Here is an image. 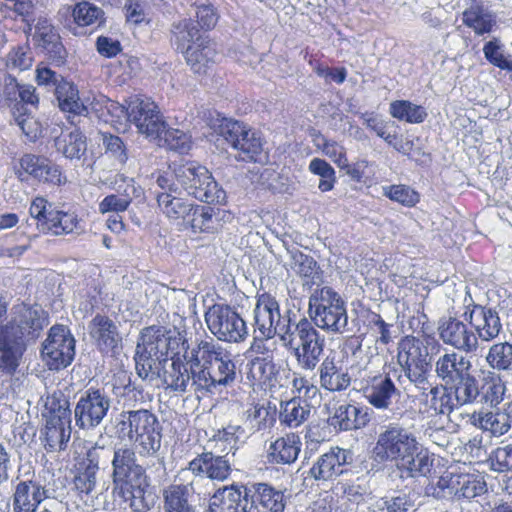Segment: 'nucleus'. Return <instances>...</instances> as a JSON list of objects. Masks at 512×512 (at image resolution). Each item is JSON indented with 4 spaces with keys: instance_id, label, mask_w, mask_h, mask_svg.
<instances>
[{
    "instance_id": "nucleus-2",
    "label": "nucleus",
    "mask_w": 512,
    "mask_h": 512,
    "mask_svg": "<svg viewBox=\"0 0 512 512\" xmlns=\"http://www.w3.org/2000/svg\"><path fill=\"white\" fill-rule=\"evenodd\" d=\"M115 433L133 442L141 457H156L161 448L158 419L147 409L122 411L115 419Z\"/></svg>"
},
{
    "instance_id": "nucleus-64",
    "label": "nucleus",
    "mask_w": 512,
    "mask_h": 512,
    "mask_svg": "<svg viewBox=\"0 0 512 512\" xmlns=\"http://www.w3.org/2000/svg\"><path fill=\"white\" fill-rule=\"evenodd\" d=\"M17 103V80L8 74H0V109Z\"/></svg>"
},
{
    "instance_id": "nucleus-8",
    "label": "nucleus",
    "mask_w": 512,
    "mask_h": 512,
    "mask_svg": "<svg viewBox=\"0 0 512 512\" xmlns=\"http://www.w3.org/2000/svg\"><path fill=\"white\" fill-rule=\"evenodd\" d=\"M290 313L288 311L282 316L279 303L272 295L268 293L258 295L253 310L254 333L262 338H274L278 335L281 342L289 340L287 336L294 328Z\"/></svg>"
},
{
    "instance_id": "nucleus-5",
    "label": "nucleus",
    "mask_w": 512,
    "mask_h": 512,
    "mask_svg": "<svg viewBox=\"0 0 512 512\" xmlns=\"http://www.w3.org/2000/svg\"><path fill=\"white\" fill-rule=\"evenodd\" d=\"M174 179L177 184L195 199L206 203H222L226 194L214 180L211 172L196 161L175 165Z\"/></svg>"
},
{
    "instance_id": "nucleus-13",
    "label": "nucleus",
    "mask_w": 512,
    "mask_h": 512,
    "mask_svg": "<svg viewBox=\"0 0 512 512\" xmlns=\"http://www.w3.org/2000/svg\"><path fill=\"white\" fill-rule=\"evenodd\" d=\"M42 359L50 370H60L69 366L75 356V339L64 325L50 328L43 343Z\"/></svg>"
},
{
    "instance_id": "nucleus-57",
    "label": "nucleus",
    "mask_w": 512,
    "mask_h": 512,
    "mask_svg": "<svg viewBox=\"0 0 512 512\" xmlns=\"http://www.w3.org/2000/svg\"><path fill=\"white\" fill-rule=\"evenodd\" d=\"M212 209L203 206H194L191 215L184 222L194 232H212L214 230V219Z\"/></svg>"
},
{
    "instance_id": "nucleus-54",
    "label": "nucleus",
    "mask_w": 512,
    "mask_h": 512,
    "mask_svg": "<svg viewBox=\"0 0 512 512\" xmlns=\"http://www.w3.org/2000/svg\"><path fill=\"white\" fill-rule=\"evenodd\" d=\"M159 145L166 146L168 149L178 153H187L192 146L191 136L186 132L175 128H163L161 138H157Z\"/></svg>"
},
{
    "instance_id": "nucleus-25",
    "label": "nucleus",
    "mask_w": 512,
    "mask_h": 512,
    "mask_svg": "<svg viewBox=\"0 0 512 512\" xmlns=\"http://www.w3.org/2000/svg\"><path fill=\"white\" fill-rule=\"evenodd\" d=\"M470 421L473 426L489 433L490 436L501 437L512 428V403L505 405L503 409L474 412Z\"/></svg>"
},
{
    "instance_id": "nucleus-44",
    "label": "nucleus",
    "mask_w": 512,
    "mask_h": 512,
    "mask_svg": "<svg viewBox=\"0 0 512 512\" xmlns=\"http://www.w3.org/2000/svg\"><path fill=\"white\" fill-rule=\"evenodd\" d=\"M311 406L300 397L281 404L280 422L291 428H296L304 423L310 416Z\"/></svg>"
},
{
    "instance_id": "nucleus-60",
    "label": "nucleus",
    "mask_w": 512,
    "mask_h": 512,
    "mask_svg": "<svg viewBox=\"0 0 512 512\" xmlns=\"http://www.w3.org/2000/svg\"><path fill=\"white\" fill-rule=\"evenodd\" d=\"M33 53L28 44L14 47L7 55V67L19 71L29 69L33 64Z\"/></svg>"
},
{
    "instance_id": "nucleus-29",
    "label": "nucleus",
    "mask_w": 512,
    "mask_h": 512,
    "mask_svg": "<svg viewBox=\"0 0 512 512\" xmlns=\"http://www.w3.org/2000/svg\"><path fill=\"white\" fill-rule=\"evenodd\" d=\"M46 497V490L39 483L20 481L12 496L13 512H36Z\"/></svg>"
},
{
    "instance_id": "nucleus-14",
    "label": "nucleus",
    "mask_w": 512,
    "mask_h": 512,
    "mask_svg": "<svg viewBox=\"0 0 512 512\" xmlns=\"http://www.w3.org/2000/svg\"><path fill=\"white\" fill-rule=\"evenodd\" d=\"M111 399L102 389H87L79 398L75 409V423L83 430L96 428L106 417Z\"/></svg>"
},
{
    "instance_id": "nucleus-35",
    "label": "nucleus",
    "mask_w": 512,
    "mask_h": 512,
    "mask_svg": "<svg viewBox=\"0 0 512 512\" xmlns=\"http://www.w3.org/2000/svg\"><path fill=\"white\" fill-rule=\"evenodd\" d=\"M364 393L367 401L377 409H388L392 399L400 395L390 374L375 377Z\"/></svg>"
},
{
    "instance_id": "nucleus-11",
    "label": "nucleus",
    "mask_w": 512,
    "mask_h": 512,
    "mask_svg": "<svg viewBox=\"0 0 512 512\" xmlns=\"http://www.w3.org/2000/svg\"><path fill=\"white\" fill-rule=\"evenodd\" d=\"M8 317L6 324H3L4 321L1 323V329L8 330V334L25 343L35 341L48 325L47 313L37 304L16 303Z\"/></svg>"
},
{
    "instance_id": "nucleus-36",
    "label": "nucleus",
    "mask_w": 512,
    "mask_h": 512,
    "mask_svg": "<svg viewBox=\"0 0 512 512\" xmlns=\"http://www.w3.org/2000/svg\"><path fill=\"white\" fill-rule=\"evenodd\" d=\"M187 64L194 73L204 74L207 72L209 64L214 61L216 51L207 37L199 42H193L184 52Z\"/></svg>"
},
{
    "instance_id": "nucleus-6",
    "label": "nucleus",
    "mask_w": 512,
    "mask_h": 512,
    "mask_svg": "<svg viewBox=\"0 0 512 512\" xmlns=\"http://www.w3.org/2000/svg\"><path fill=\"white\" fill-rule=\"evenodd\" d=\"M214 132L221 136L237 154L236 159L256 162L262 152V141L258 133L243 122L218 115L210 124Z\"/></svg>"
},
{
    "instance_id": "nucleus-34",
    "label": "nucleus",
    "mask_w": 512,
    "mask_h": 512,
    "mask_svg": "<svg viewBox=\"0 0 512 512\" xmlns=\"http://www.w3.org/2000/svg\"><path fill=\"white\" fill-rule=\"evenodd\" d=\"M462 22L478 36L493 32L497 25L494 12L481 3H474L462 13Z\"/></svg>"
},
{
    "instance_id": "nucleus-27",
    "label": "nucleus",
    "mask_w": 512,
    "mask_h": 512,
    "mask_svg": "<svg viewBox=\"0 0 512 512\" xmlns=\"http://www.w3.org/2000/svg\"><path fill=\"white\" fill-rule=\"evenodd\" d=\"M471 371V361L455 351L445 352L435 362V372L446 385H451Z\"/></svg>"
},
{
    "instance_id": "nucleus-56",
    "label": "nucleus",
    "mask_w": 512,
    "mask_h": 512,
    "mask_svg": "<svg viewBox=\"0 0 512 512\" xmlns=\"http://www.w3.org/2000/svg\"><path fill=\"white\" fill-rule=\"evenodd\" d=\"M103 11L88 2H81L75 5L72 10L74 22L78 26H89L95 23H102Z\"/></svg>"
},
{
    "instance_id": "nucleus-42",
    "label": "nucleus",
    "mask_w": 512,
    "mask_h": 512,
    "mask_svg": "<svg viewBox=\"0 0 512 512\" xmlns=\"http://www.w3.org/2000/svg\"><path fill=\"white\" fill-rule=\"evenodd\" d=\"M57 151L70 160H79L87 150L86 137L78 130L62 134L55 139Z\"/></svg>"
},
{
    "instance_id": "nucleus-50",
    "label": "nucleus",
    "mask_w": 512,
    "mask_h": 512,
    "mask_svg": "<svg viewBox=\"0 0 512 512\" xmlns=\"http://www.w3.org/2000/svg\"><path fill=\"white\" fill-rule=\"evenodd\" d=\"M485 359L494 370L512 371V344L505 341L491 345Z\"/></svg>"
},
{
    "instance_id": "nucleus-41",
    "label": "nucleus",
    "mask_w": 512,
    "mask_h": 512,
    "mask_svg": "<svg viewBox=\"0 0 512 512\" xmlns=\"http://www.w3.org/2000/svg\"><path fill=\"white\" fill-rule=\"evenodd\" d=\"M457 406L470 405L480 396V385L472 371L450 385Z\"/></svg>"
},
{
    "instance_id": "nucleus-37",
    "label": "nucleus",
    "mask_w": 512,
    "mask_h": 512,
    "mask_svg": "<svg viewBox=\"0 0 512 512\" xmlns=\"http://www.w3.org/2000/svg\"><path fill=\"white\" fill-rule=\"evenodd\" d=\"M59 108L74 116L88 114V108L80 100L77 87L67 80H64L54 91Z\"/></svg>"
},
{
    "instance_id": "nucleus-31",
    "label": "nucleus",
    "mask_w": 512,
    "mask_h": 512,
    "mask_svg": "<svg viewBox=\"0 0 512 512\" xmlns=\"http://www.w3.org/2000/svg\"><path fill=\"white\" fill-rule=\"evenodd\" d=\"M188 469L195 475L223 481L230 474V465L223 456L211 452L202 453L189 462Z\"/></svg>"
},
{
    "instance_id": "nucleus-26",
    "label": "nucleus",
    "mask_w": 512,
    "mask_h": 512,
    "mask_svg": "<svg viewBox=\"0 0 512 512\" xmlns=\"http://www.w3.org/2000/svg\"><path fill=\"white\" fill-rule=\"evenodd\" d=\"M245 495L249 500V512L254 510L266 512H283L284 494L266 483H251L245 486Z\"/></svg>"
},
{
    "instance_id": "nucleus-24",
    "label": "nucleus",
    "mask_w": 512,
    "mask_h": 512,
    "mask_svg": "<svg viewBox=\"0 0 512 512\" xmlns=\"http://www.w3.org/2000/svg\"><path fill=\"white\" fill-rule=\"evenodd\" d=\"M196 368H191L189 363L180 356L172 357V362L168 368L164 369L163 382L167 388L176 392L193 391L198 398L204 397L203 389H200L194 383V373Z\"/></svg>"
},
{
    "instance_id": "nucleus-63",
    "label": "nucleus",
    "mask_w": 512,
    "mask_h": 512,
    "mask_svg": "<svg viewBox=\"0 0 512 512\" xmlns=\"http://www.w3.org/2000/svg\"><path fill=\"white\" fill-rule=\"evenodd\" d=\"M413 506V501L407 494L385 496L377 502L380 512H408Z\"/></svg>"
},
{
    "instance_id": "nucleus-17",
    "label": "nucleus",
    "mask_w": 512,
    "mask_h": 512,
    "mask_svg": "<svg viewBox=\"0 0 512 512\" xmlns=\"http://www.w3.org/2000/svg\"><path fill=\"white\" fill-rule=\"evenodd\" d=\"M112 481L113 487L146 480L144 467L137 462L136 452L124 445L113 450Z\"/></svg>"
},
{
    "instance_id": "nucleus-59",
    "label": "nucleus",
    "mask_w": 512,
    "mask_h": 512,
    "mask_svg": "<svg viewBox=\"0 0 512 512\" xmlns=\"http://www.w3.org/2000/svg\"><path fill=\"white\" fill-rule=\"evenodd\" d=\"M489 468L497 473L512 471V444L493 449L488 457Z\"/></svg>"
},
{
    "instance_id": "nucleus-62",
    "label": "nucleus",
    "mask_w": 512,
    "mask_h": 512,
    "mask_svg": "<svg viewBox=\"0 0 512 512\" xmlns=\"http://www.w3.org/2000/svg\"><path fill=\"white\" fill-rule=\"evenodd\" d=\"M273 421L270 411L263 405H255L247 410V422L251 431L258 432L268 428Z\"/></svg>"
},
{
    "instance_id": "nucleus-51",
    "label": "nucleus",
    "mask_w": 512,
    "mask_h": 512,
    "mask_svg": "<svg viewBox=\"0 0 512 512\" xmlns=\"http://www.w3.org/2000/svg\"><path fill=\"white\" fill-rule=\"evenodd\" d=\"M389 112L392 117L408 123H421L427 113L422 106L407 100H396L390 103Z\"/></svg>"
},
{
    "instance_id": "nucleus-61",
    "label": "nucleus",
    "mask_w": 512,
    "mask_h": 512,
    "mask_svg": "<svg viewBox=\"0 0 512 512\" xmlns=\"http://www.w3.org/2000/svg\"><path fill=\"white\" fill-rule=\"evenodd\" d=\"M55 209L43 197H36L29 209L31 218L36 221L40 231L46 232L50 224V213Z\"/></svg>"
},
{
    "instance_id": "nucleus-39",
    "label": "nucleus",
    "mask_w": 512,
    "mask_h": 512,
    "mask_svg": "<svg viewBox=\"0 0 512 512\" xmlns=\"http://www.w3.org/2000/svg\"><path fill=\"white\" fill-rule=\"evenodd\" d=\"M157 203L162 213L171 220H183L185 222L193 210L192 203L178 197L175 193H158Z\"/></svg>"
},
{
    "instance_id": "nucleus-7",
    "label": "nucleus",
    "mask_w": 512,
    "mask_h": 512,
    "mask_svg": "<svg viewBox=\"0 0 512 512\" xmlns=\"http://www.w3.org/2000/svg\"><path fill=\"white\" fill-rule=\"evenodd\" d=\"M487 485L482 476L470 473L445 472L436 482L429 483L425 494L437 500L472 499L484 494Z\"/></svg>"
},
{
    "instance_id": "nucleus-46",
    "label": "nucleus",
    "mask_w": 512,
    "mask_h": 512,
    "mask_svg": "<svg viewBox=\"0 0 512 512\" xmlns=\"http://www.w3.org/2000/svg\"><path fill=\"white\" fill-rule=\"evenodd\" d=\"M279 369L271 356L256 357L250 362L249 377L258 384L274 386Z\"/></svg>"
},
{
    "instance_id": "nucleus-48",
    "label": "nucleus",
    "mask_w": 512,
    "mask_h": 512,
    "mask_svg": "<svg viewBox=\"0 0 512 512\" xmlns=\"http://www.w3.org/2000/svg\"><path fill=\"white\" fill-rule=\"evenodd\" d=\"M505 390L500 376L488 371L482 378L480 386L481 401L491 407H496L503 401Z\"/></svg>"
},
{
    "instance_id": "nucleus-21",
    "label": "nucleus",
    "mask_w": 512,
    "mask_h": 512,
    "mask_svg": "<svg viewBox=\"0 0 512 512\" xmlns=\"http://www.w3.org/2000/svg\"><path fill=\"white\" fill-rule=\"evenodd\" d=\"M71 412L61 407L50 413L44 429L45 449L47 451L64 450L71 436Z\"/></svg>"
},
{
    "instance_id": "nucleus-16",
    "label": "nucleus",
    "mask_w": 512,
    "mask_h": 512,
    "mask_svg": "<svg viewBox=\"0 0 512 512\" xmlns=\"http://www.w3.org/2000/svg\"><path fill=\"white\" fill-rule=\"evenodd\" d=\"M130 122L140 134L150 139L161 138L165 122L155 102L150 99L133 98L130 100Z\"/></svg>"
},
{
    "instance_id": "nucleus-1",
    "label": "nucleus",
    "mask_w": 512,
    "mask_h": 512,
    "mask_svg": "<svg viewBox=\"0 0 512 512\" xmlns=\"http://www.w3.org/2000/svg\"><path fill=\"white\" fill-rule=\"evenodd\" d=\"M184 359L196 368L194 383L203 389L204 396L218 386H227L236 378V365L231 352L213 339L200 341L186 350Z\"/></svg>"
},
{
    "instance_id": "nucleus-20",
    "label": "nucleus",
    "mask_w": 512,
    "mask_h": 512,
    "mask_svg": "<svg viewBox=\"0 0 512 512\" xmlns=\"http://www.w3.org/2000/svg\"><path fill=\"white\" fill-rule=\"evenodd\" d=\"M182 339L180 334L171 336L166 334L162 328L151 326L145 328L141 333L136 350L138 353H145L166 362L169 351H173Z\"/></svg>"
},
{
    "instance_id": "nucleus-49",
    "label": "nucleus",
    "mask_w": 512,
    "mask_h": 512,
    "mask_svg": "<svg viewBox=\"0 0 512 512\" xmlns=\"http://www.w3.org/2000/svg\"><path fill=\"white\" fill-rule=\"evenodd\" d=\"M171 32L177 49L181 50L183 53L193 42H199L205 38V36L200 34L191 19H182L173 23Z\"/></svg>"
},
{
    "instance_id": "nucleus-18",
    "label": "nucleus",
    "mask_w": 512,
    "mask_h": 512,
    "mask_svg": "<svg viewBox=\"0 0 512 512\" xmlns=\"http://www.w3.org/2000/svg\"><path fill=\"white\" fill-rule=\"evenodd\" d=\"M437 330L440 339L458 351L472 353L478 349L479 343L472 328L456 317L441 318Z\"/></svg>"
},
{
    "instance_id": "nucleus-10",
    "label": "nucleus",
    "mask_w": 512,
    "mask_h": 512,
    "mask_svg": "<svg viewBox=\"0 0 512 512\" xmlns=\"http://www.w3.org/2000/svg\"><path fill=\"white\" fill-rule=\"evenodd\" d=\"M428 356L427 347L414 336H405L398 344V364L417 389L428 387L431 369Z\"/></svg>"
},
{
    "instance_id": "nucleus-53",
    "label": "nucleus",
    "mask_w": 512,
    "mask_h": 512,
    "mask_svg": "<svg viewBox=\"0 0 512 512\" xmlns=\"http://www.w3.org/2000/svg\"><path fill=\"white\" fill-rule=\"evenodd\" d=\"M485 59L493 66L506 71H512V57L506 55L505 46L499 38H492L483 46Z\"/></svg>"
},
{
    "instance_id": "nucleus-45",
    "label": "nucleus",
    "mask_w": 512,
    "mask_h": 512,
    "mask_svg": "<svg viewBox=\"0 0 512 512\" xmlns=\"http://www.w3.org/2000/svg\"><path fill=\"white\" fill-rule=\"evenodd\" d=\"M139 191L140 188L134 185L133 179H130L122 193L107 195L99 203V212L102 214L124 212L129 207L133 197L138 196Z\"/></svg>"
},
{
    "instance_id": "nucleus-33",
    "label": "nucleus",
    "mask_w": 512,
    "mask_h": 512,
    "mask_svg": "<svg viewBox=\"0 0 512 512\" xmlns=\"http://www.w3.org/2000/svg\"><path fill=\"white\" fill-rule=\"evenodd\" d=\"M300 451L299 435L287 433L271 442L267 450V461L272 464H291L297 460Z\"/></svg>"
},
{
    "instance_id": "nucleus-22",
    "label": "nucleus",
    "mask_w": 512,
    "mask_h": 512,
    "mask_svg": "<svg viewBox=\"0 0 512 512\" xmlns=\"http://www.w3.org/2000/svg\"><path fill=\"white\" fill-rule=\"evenodd\" d=\"M350 462L351 453L348 450L333 447L317 459L309 474L317 481H332L347 471Z\"/></svg>"
},
{
    "instance_id": "nucleus-32",
    "label": "nucleus",
    "mask_w": 512,
    "mask_h": 512,
    "mask_svg": "<svg viewBox=\"0 0 512 512\" xmlns=\"http://www.w3.org/2000/svg\"><path fill=\"white\" fill-rule=\"evenodd\" d=\"M89 333L98 348L105 353L114 351L121 342L116 324L107 316L97 314L89 324Z\"/></svg>"
},
{
    "instance_id": "nucleus-9",
    "label": "nucleus",
    "mask_w": 512,
    "mask_h": 512,
    "mask_svg": "<svg viewBox=\"0 0 512 512\" xmlns=\"http://www.w3.org/2000/svg\"><path fill=\"white\" fill-rule=\"evenodd\" d=\"M416 436L403 426L391 423L378 434L373 454L378 462H395L407 459L414 449H419Z\"/></svg>"
},
{
    "instance_id": "nucleus-28",
    "label": "nucleus",
    "mask_w": 512,
    "mask_h": 512,
    "mask_svg": "<svg viewBox=\"0 0 512 512\" xmlns=\"http://www.w3.org/2000/svg\"><path fill=\"white\" fill-rule=\"evenodd\" d=\"M147 479L141 482L124 484L113 487L112 494L115 500L128 504L133 512H147L153 506L151 494L147 492Z\"/></svg>"
},
{
    "instance_id": "nucleus-40",
    "label": "nucleus",
    "mask_w": 512,
    "mask_h": 512,
    "mask_svg": "<svg viewBox=\"0 0 512 512\" xmlns=\"http://www.w3.org/2000/svg\"><path fill=\"white\" fill-rule=\"evenodd\" d=\"M291 269L304 279L307 285H316L321 282L322 271L313 257L300 251L291 252Z\"/></svg>"
},
{
    "instance_id": "nucleus-12",
    "label": "nucleus",
    "mask_w": 512,
    "mask_h": 512,
    "mask_svg": "<svg viewBox=\"0 0 512 512\" xmlns=\"http://www.w3.org/2000/svg\"><path fill=\"white\" fill-rule=\"evenodd\" d=\"M205 322L209 331L222 342L238 344L249 336L245 320L228 305H212L205 313Z\"/></svg>"
},
{
    "instance_id": "nucleus-4",
    "label": "nucleus",
    "mask_w": 512,
    "mask_h": 512,
    "mask_svg": "<svg viewBox=\"0 0 512 512\" xmlns=\"http://www.w3.org/2000/svg\"><path fill=\"white\" fill-rule=\"evenodd\" d=\"M289 340L282 345L291 351L299 369L313 372L323 360L325 337L313 326L311 321L302 318L294 323L287 336Z\"/></svg>"
},
{
    "instance_id": "nucleus-30",
    "label": "nucleus",
    "mask_w": 512,
    "mask_h": 512,
    "mask_svg": "<svg viewBox=\"0 0 512 512\" xmlns=\"http://www.w3.org/2000/svg\"><path fill=\"white\" fill-rule=\"evenodd\" d=\"M249 500L238 487H224L210 498L207 512H249Z\"/></svg>"
},
{
    "instance_id": "nucleus-38",
    "label": "nucleus",
    "mask_w": 512,
    "mask_h": 512,
    "mask_svg": "<svg viewBox=\"0 0 512 512\" xmlns=\"http://www.w3.org/2000/svg\"><path fill=\"white\" fill-rule=\"evenodd\" d=\"M189 485H170L163 491L165 512H195L194 506L189 502L192 494Z\"/></svg>"
},
{
    "instance_id": "nucleus-23",
    "label": "nucleus",
    "mask_w": 512,
    "mask_h": 512,
    "mask_svg": "<svg viewBox=\"0 0 512 512\" xmlns=\"http://www.w3.org/2000/svg\"><path fill=\"white\" fill-rule=\"evenodd\" d=\"M34 40L53 64L61 66L66 62L67 50L61 41L58 30L47 18L37 20Z\"/></svg>"
},
{
    "instance_id": "nucleus-47",
    "label": "nucleus",
    "mask_w": 512,
    "mask_h": 512,
    "mask_svg": "<svg viewBox=\"0 0 512 512\" xmlns=\"http://www.w3.org/2000/svg\"><path fill=\"white\" fill-rule=\"evenodd\" d=\"M50 224L46 232L52 231L54 234L82 233L84 226L82 220L74 212H64L56 210L50 213Z\"/></svg>"
},
{
    "instance_id": "nucleus-3",
    "label": "nucleus",
    "mask_w": 512,
    "mask_h": 512,
    "mask_svg": "<svg viewBox=\"0 0 512 512\" xmlns=\"http://www.w3.org/2000/svg\"><path fill=\"white\" fill-rule=\"evenodd\" d=\"M309 314L313 326L329 334H344L349 330L346 303L331 287L316 289L311 294Z\"/></svg>"
},
{
    "instance_id": "nucleus-15",
    "label": "nucleus",
    "mask_w": 512,
    "mask_h": 512,
    "mask_svg": "<svg viewBox=\"0 0 512 512\" xmlns=\"http://www.w3.org/2000/svg\"><path fill=\"white\" fill-rule=\"evenodd\" d=\"M463 319L467 321L477 336V341L491 342L502 332V322L496 310L475 304L471 296L465 298Z\"/></svg>"
},
{
    "instance_id": "nucleus-55",
    "label": "nucleus",
    "mask_w": 512,
    "mask_h": 512,
    "mask_svg": "<svg viewBox=\"0 0 512 512\" xmlns=\"http://www.w3.org/2000/svg\"><path fill=\"white\" fill-rule=\"evenodd\" d=\"M414 449L407 459H402L398 466L407 470L410 476H425L430 472L433 465V459L426 451Z\"/></svg>"
},
{
    "instance_id": "nucleus-58",
    "label": "nucleus",
    "mask_w": 512,
    "mask_h": 512,
    "mask_svg": "<svg viewBox=\"0 0 512 512\" xmlns=\"http://www.w3.org/2000/svg\"><path fill=\"white\" fill-rule=\"evenodd\" d=\"M136 372L143 380L153 381L160 377L162 361L145 353L135 355Z\"/></svg>"
},
{
    "instance_id": "nucleus-43",
    "label": "nucleus",
    "mask_w": 512,
    "mask_h": 512,
    "mask_svg": "<svg viewBox=\"0 0 512 512\" xmlns=\"http://www.w3.org/2000/svg\"><path fill=\"white\" fill-rule=\"evenodd\" d=\"M418 390L422 395H426V403L435 414L449 415L458 407L452 395L443 386H433L429 380L427 388Z\"/></svg>"
},
{
    "instance_id": "nucleus-52",
    "label": "nucleus",
    "mask_w": 512,
    "mask_h": 512,
    "mask_svg": "<svg viewBox=\"0 0 512 512\" xmlns=\"http://www.w3.org/2000/svg\"><path fill=\"white\" fill-rule=\"evenodd\" d=\"M354 405H340L333 416V425L341 430H352L364 426L367 422L366 414Z\"/></svg>"
},
{
    "instance_id": "nucleus-19",
    "label": "nucleus",
    "mask_w": 512,
    "mask_h": 512,
    "mask_svg": "<svg viewBox=\"0 0 512 512\" xmlns=\"http://www.w3.org/2000/svg\"><path fill=\"white\" fill-rule=\"evenodd\" d=\"M317 374L320 387L329 392H342L351 385L349 369L343 357L335 352H330L323 358Z\"/></svg>"
}]
</instances>
